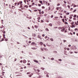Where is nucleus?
Wrapping results in <instances>:
<instances>
[{
    "mask_svg": "<svg viewBox=\"0 0 78 78\" xmlns=\"http://www.w3.org/2000/svg\"><path fill=\"white\" fill-rule=\"evenodd\" d=\"M72 25V26H70V27H71V28H75V25L74 24H73V25Z\"/></svg>",
    "mask_w": 78,
    "mask_h": 78,
    "instance_id": "nucleus-1",
    "label": "nucleus"
},
{
    "mask_svg": "<svg viewBox=\"0 0 78 78\" xmlns=\"http://www.w3.org/2000/svg\"><path fill=\"white\" fill-rule=\"evenodd\" d=\"M64 30H65V28L63 27V29L61 30V31H62V32H64Z\"/></svg>",
    "mask_w": 78,
    "mask_h": 78,
    "instance_id": "nucleus-2",
    "label": "nucleus"
},
{
    "mask_svg": "<svg viewBox=\"0 0 78 78\" xmlns=\"http://www.w3.org/2000/svg\"><path fill=\"white\" fill-rule=\"evenodd\" d=\"M35 44V42H33L31 43V45H34Z\"/></svg>",
    "mask_w": 78,
    "mask_h": 78,
    "instance_id": "nucleus-3",
    "label": "nucleus"
},
{
    "mask_svg": "<svg viewBox=\"0 0 78 78\" xmlns=\"http://www.w3.org/2000/svg\"><path fill=\"white\" fill-rule=\"evenodd\" d=\"M32 36L34 37H36V34H32Z\"/></svg>",
    "mask_w": 78,
    "mask_h": 78,
    "instance_id": "nucleus-4",
    "label": "nucleus"
},
{
    "mask_svg": "<svg viewBox=\"0 0 78 78\" xmlns=\"http://www.w3.org/2000/svg\"><path fill=\"white\" fill-rule=\"evenodd\" d=\"M31 48L33 50H36V49H37V48Z\"/></svg>",
    "mask_w": 78,
    "mask_h": 78,
    "instance_id": "nucleus-5",
    "label": "nucleus"
},
{
    "mask_svg": "<svg viewBox=\"0 0 78 78\" xmlns=\"http://www.w3.org/2000/svg\"><path fill=\"white\" fill-rule=\"evenodd\" d=\"M34 62H36V63H38V61L36 60H34Z\"/></svg>",
    "mask_w": 78,
    "mask_h": 78,
    "instance_id": "nucleus-6",
    "label": "nucleus"
},
{
    "mask_svg": "<svg viewBox=\"0 0 78 78\" xmlns=\"http://www.w3.org/2000/svg\"><path fill=\"white\" fill-rule=\"evenodd\" d=\"M58 30H61V29H63V27H58Z\"/></svg>",
    "mask_w": 78,
    "mask_h": 78,
    "instance_id": "nucleus-7",
    "label": "nucleus"
},
{
    "mask_svg": "<svg viewBox=\"0 0 78 78\" xmlns=\"http://www.w3.org/2000/svg\"><path fill=\"white\" fill-rule=\"evenodd\" d=\"M23 63H25L26 62H27V61H26L25 60H23Z\"/></svg>",
    "mask_w": 78,
    "mask_h": 78,
    "instance_id": "nucleus-8",
    "label": "nucleus"
},
{
    "mask_svg": "<svg viewBox=\"0 0 78 78\" xmlns=\"http://www.w3.org/2000/svg\"><path fill=\"white\" fill-rule=\"evenodd\" d=\"M39 2L41 4H42V5H43V4H42V1H39Z\"/></svg>",
    "mask_w": 78,
    "mask_h": 78,
    "instance_id": "nucleus-9",
    "label": "nucleus"
},
{
    "mask_svg": "<svg viewBox=\"0 0 78 78\" xmlns=\"http://www.w3.org/2000/svg\"><path fill=\"white\" fill-rule=\"evenodd\" d=\"M38 37L39 39H40L41 40H42V38H41V36L38 35Z\"/></svg>",
    "mask_w": 78,
    "mask_h": 78,
    "instance_id": "nucleus-10",
    "label": "nucleus"
},
{
    "mask_svg": "<svg viewBox=\"0 0 78 78\" xmlns=\"http://www.w3.org/2000/svg\"><path fill=\"white\" fill-rule=\"evenodd\" d=\"M50 40H51V41H53V39L52 38H50Z\"/></svg>",
    "mask_w": 78,
    "mask_h": 78,
    "instance_id": "nucleus-11",
    "label": "nucleus"
},
{
    "mask_svg": "<svg viewBox=\"0 0 78 78\" xmlns=\"http://www.w3.org/2000/svg\"><path fill=\"white\" fill-rule=\"evenodd\" d=\"M40 44L41 45H42L43 44V43L42 42H41L40 43Z\"/></svg>",
    "mask_w": 78,
    "mask_h": 78,
    "instance_id": "nucleus-12",
    "label": "nucleus"
},
{
    "mask_svg": "<svg viewBox=\"0 0 78 78\" xmlns=\"http://www.w3.org/2000/svg\"><path fill=\"white\" fill-rule=\"evenodd\" d=\"M44 50H45V51H48V49H47V48H44Z\"/></svg>",
    "mask_w": 78,
    "mask_h": 78,
    "instance_id": "nucleus-13",
    "label": "nucleus"
},
{
    "mask_svg": "<svg viewBox=\"0 0 78 78\" xmlns=\"http://www.w3.org/2000/svg\"><path fill=\"white\" fill-rule=\"evenodd\" d=\"M46 31H49V30H48V29L47 28H46Z\"/></svg>",
    "mask_w": 78,
    "mask_h": 78,
    "instance_id": "nucleus-14",
    "label": "nucleus"
},
{
    "mask_svg": "<svg viewBox=\"0 0 78 78\" xmlns=\"http://www.w3.org/2000/svg\"><path fill=\"white\" fill-rule=\"evenodd\" d=\"M37 20H40L41 19V18L40 17H38L37 18Z\"/></svg>",
    "mask_w": 78,
    "mask_h": 78,
    "instance_id": "nucleus-15",
    "label": "nucleus"
},
{
    "mask_svg": "<svg viewBox=\"0 0 78 78\" xmlns=\"http://www.w3.org/2000/svg\"><path fill=\"white\" fill-rule=\"evenodd\" d=\"M51 60H52V61H53V60H54V59L53 58H52L51 59Z\"/></svg>",
    "mask_w": 78,
    "mask_h": 78,
    "instance_id": "nucleus-16",
    "label": "nucleus"
},
{
    "mask_svg": "<svg viewBox=\"0 0 78 78\" xmlns=\"http://www.w3.org/2000/svg\"><path fill=\"white\" fill-rule=\"evenodd\" d=\"M63 2L65 4H66L67 3V2H66V1H64Z\"/></svg>",
    "mask_w": 78,
    "mask_h": 78,
    "instance_id": "nucleus-17",
    "label": "nucleus"
},
{
    "mask_svg": "<svg viewBox=\"0 0 78 78\" xmlns=\"http://www.w3.org/2000/svg\"><path fill=\"white\" fill-rule=\"evenodd\" d=\"M53 53H57V51H53Z\"/></svg>",
    "mask_w": 78,
    "mask_h": 78,
    "instance_id": "nucleus-18",
    "label": "nucleus"
},
{
    "mask_svg": "<svg viewBox=\"0 0 78 78\" xmlns=\"http://www.w3.org/2000/svg\"><path fill=\"white\" fill-rule=\"evenodd\" d=\"M4 27H3V25H2L1 27L0 28H3Z\"/></svg>",
    "mask_w": 78,
    "mask_h": 78,
    "instance_id": "nucleus-19",
    "label": "nucleus"
},
{
    "mask_svg": "<svg viewBox=\"0 0 78 78\" xmlns=\"http://www.w3.org/2000/svg\"><path fill=\"white\" fill-rule=\"evenodd\" d=\"M49 25L50 26V27H52V24H51V23L49 24Z\"/></svg>",
    "mask_w": 78,
    "mask_h": 78,
    "instance_id": "nucleus-20",
    "label": "nucleus"
},
{
    "mask_svg": "<svg viewBox=\"0 0 78 78\" xmlns=\"http://www.w3.org/2000/svg\"><path fill=\"white\" fill-rule=\"evenodd\" d=\"M30 73H31V72H28V73H27V75H28L29 74H30Z\"/></svg>",
    "mask_w": 78,
    "mask_h": 78,
    "instance_id": "nucleus-21",
    "label": "nucleus"
},
{
    "mask_svg": "<svg viewBox=\"0 0 78 78\" xmlns=\"http://www.w3.org/2000/svg\"><path fill=\"white\" fill-rule=\"evenodd\" d=\"M75 25H78V23H77L76 22H75Z\"/></svg>",
    "mask_w": 78,
    "mask_h": 78,
    "instance_id": "nucleus-22",
    "label": "nucleus"
},
{
    "mask_svg": "<svg viewBox=\"0 0 78 78\" xmlns=\"http://www.w3.org/2000/svg\"><path fill=\"white\" fill-rule=\"evenodd\" d=\"M41 69H42V70H44V69H45V68H43V67H41Z\"/></svg>",
    "mask_w": 78,
    "mask_h": 78,
    "instance_id": "nucleus-23",
    "label": "nucleus"
},
{
    "mask_svg": "<svg viewBox=\"0 0 78 78\" xmlns=\"http://www.w3.org/2000/svg\"><path fill=\"white\" fill-rule=\"evenodd\" d=\"M24 7H26V8H28V5H26V6H24Z\"/></svg>",
    "mask_w": 78,
    "mask_h": 78,
    "instance_id": "nucleus-24",
    "label": "nucleus"
},
{
    "mask_svg": "<svg viewBox=\"0 0 78 78\" xmlns=\"http://www.w3.org/2000/svg\"><path fill=\"white\" fill-rule=\"evenodd\" d=\"M76 17V15H75L74 16H73V17Z\"/></svg>",
    "mask_w": 78,
    "mask_h": 78,
    "instance_id": "nucleus-25",
    "label": "nucleus"
},
{
    "mask_svg": "<svg viewBox=\"0 0 78 78\" xmlns=\"http://www.w3.org/2000/svg\"><path fill=\"white\" fill-rule=\"evenodd\" d=\"M71 24L72 25H73V24H74V22H72L71 23Z\"/></svg>",
    "mask_w": 78,
    "mask_h": 78,
    "instance_id": "nucleus-26",
    "label": "nucleus"
},
{
    "mask_svg": "<svg viewBox=\"0 0 78 78\" xmlns=\"http://www.w3.org/2000/svg\"><path fill=\"white\" fill-rule=\"evenodd\" d=\"M41 22H41L42 23H43V22H44V21L43 20H41V22Z\"/></svg>",
    "mask_w": 78,
    "mask_h": 78,
    "instance_id": "nucleus-27",
    "label": "nucleus"
},
{
    "mask_svg": "<svg viewBox=\"0 0 78 78\" xmlns=\"http://www.w3.org/2000/svg\"><path fill=\"white\" fill-rule=\"evenodd\" d=\"M58 61H62V59H58Z\"/></svg>",
    "mask_w": 78,
    "mask_h": 78,
    "instance_id": "nucleus-28",
    "label": "nucleus"
},
{
    "mask_svg": "<svg viewBox=\"0 0 78 78\" xmlns=\"http://www.w3.org/2000/svg\"><path fill=\"white\" fill-rule=\"evenodd\" d=\"M37 72H40V70H39V69H37Z\"/></svg>",
    "mask_w": 78,
    "mask_h": 78,
    "instance_id": "nucleus-29",
    "label": "nucleus"
},
{
    "mask_svg": "<svg viewBox=\"0 0 78 78\" xmlns=\"http://www.w3.org/2000/svg\"><path fill=\"white\" fill-rule=\"evenodd\" d=\"M41 50L42 51H44V49H43V48H41Z\"/></svg>",
    "mask_w": 78,
    "mask_h": 78,
    "instance_id": "nucleus-30",
    "label": "nucleus"
},
{
    "mask_svg": "<svg viewBox=\"0 0 78 78\" xmlns=\"http://www.w3.org/2000/svg\"><path fill=\"white\" fill-rule=\"evenodd\" d=\"M76 11V9L75 10H74V11L73 12H75Z\"/></svg>",
    "mask_w": 78,
    "mask_h": 78,
    "instance_id": "nucleus-31",
    "label": "nucleus"
},
{
    "mask_svg": "<svg viewBox=\"0 0 78 78\" xmlns=\"http://www.w3.org/2000/svg\"><path fill=\"white\" fill-rule=\"evenodd\" d=\"M42 9H44L45 8V7L43 6L42 7Z\"/></svg>",
    "mask_w": 78,
    "mask_h": 78,
    "instance_id": "nucleus-32",
    "label": "nucleus"
},
{
    "mask_svg": "<svg viewBox=\"0 0 78 78\" xmlns=\"http://www.w3.org/2000/svg\"><path fill=\"white\" fill-rule=\"evenodd\" d=\"M66 15H69V12H67L66 14Z\"/></svg>",
    "mask_w": 78,
    "mask_h": 78,
    "instance_id": "nucleus-33",
    "label": "nucleus"
},
{
    "mask_svg": "<svg viewBox=\"0 0 78 78\" xmlns=\"http://www.w3.org/2000/svg\"><path fill=\"white\" fill-rule=\"evenodd\" d=\"M59 5H60V4L58 3L57 4V6H59Z\"/></svg>",
    "mask_w": 78,
    "mask_h": 78,
    "instance_id": "nucleus-34",
    "label": "nucleus"
},
{
    "mask_svg": "<svg viewBox=\"0 0 78 78\" xmlns=\"http://www.w3.org/2000/svg\"><path fill=\"white\" fill-rule=\"evenodd\" d=\"M76 6H76V5H74L73 7H74V8L75 7H76Z\"/></svg>",
    "mask_w": 78,
    "mask_h": 78,
    "instance_id": "nucleus-35",
    "label": "nucleus"
},
{
    "mask_svg": "<svg viewBox=\"0 0 78 78\" xmlns=\"http://www.w3.org/2000/svg\"><path fill=\"white\" fill-rule=\"evenodd\" d=\"M62 21L63 22H64V19H62Z\"/></svg>",
    "mask_w": 78,
    "mask_h": 78,
    "instance_id": "nucleus-36",
    "label": "nucleus"
},
{
    "mask_svg": "<svg viewBox=\"0 0 78 78\" xmlns=\"http://www.w3.org/2000/svg\"><path fill=\"white\" fill-rule=\"evenodd\" d=\"M35 27L36 28H37V27L36 25H35Z\"/></svg>",
    "mask_w": 78,
    "mask_h": 78,
    "instance_id": "nucleus-37",
    "label": "nucleus"
},
{
    "mask_svg": "<svg viewBox=\"0 0 78 78\" xmlns=\"http://www.w3.org/2000/svg\"><path fill=\"white\" fill-rule=\"evenodd\" d=\"M75 31H76V30H78V29L77 28H75L74 30Z\"/></svg>",
    "mask_w": 78,
    "mask_h": 78,
    "instance_id": "nucleus-38",
    "label": "nucleus"
},
{
    "mask_svg": "<svg viewBox=\"0 0 78 78\" xmlns=\"http://www.w3.org/2000/svg\"><path fill=\"white\" fill-rule=\"evenodd\" d=\"M5 33H6V32H5V31H4L3 32V34H5Z\"/></svg>",
    "mask_w": 78,
    "mask_h": 78,
    "instance_id": "nucleus-39",
    "label": "nucleus"
},
{
    "mask_svg": "<svg viewBox=\"0 0 78 78\" xmlns=\"http://www.w3.org/2000/svg\"><path fill=\"white\" fill-rule=\"evenodd\" d=\"M14 60H15V61H14V62L15 61H16L17 60V59L16 58H15Z\"/></svg>",
    "mask_w": 78,
    "mask_h": 78,
    "instance_id": "nucleus-40",
    "label": "nucleus"
},
{
    "mask_svg": "<svg viewBox=\"0 0 78 78\" xmlns=\"http://www.w3.org/2000/svg\"><path fill=\"white\" fill-rule=\"evenodd\" d=\"M67 7H68V8H70V5H67Z\"/></svg>",
    "mask_w": 78,
    "mask_h": 78,
    "instance_id": "nucleus-41",
    "label": "nucleus"
},
{
    "mask_svg": "<svg viewBox=\"0 0 78 78\" xmlns=\"http://www.w3.org/2000/svg\"><path fill=\"white\" fill-rule=\"evenodd\" d=\"M34 11H35V12H36L37 11V10H36V9L34 10Z\"/></svg>",
    "mask_w": 78,
    "mask_h": 78,
    "instance_id": "nucleus-42",
    "label": "nucleus"
},
{
    "mask_svg": "<svg viewBox=\"0 0 78 78\" xmlns=\"http://www.w3.org/2000/svg\"><path fill=\"white\" fill-rule=\"evenodd\" d=\"M46 76H47V77H49V76H48V75L47 74V75H46Z\"/></svg>",
    "mask_w": 78,
    "mask_h": 78,
    "instance_id": "nucleus-43",
    "label": "nucleus"
},
{
    "mask_svg": "<svg viewBox=\"0 0 78 78\" xmlns=\"http://www.w3.org/2000/svg\"><path fill=\"white\" fill-rule=\"evenodd\" d=\"M51 18H53V15H51Z\"/></svg>",
    "mask_w": 78,
    "mask_h": 78,
    "instance_id": "nucleus-44",
    "label": "nucleus"
},
{
    "mask_svg": "<svg viewBox=\"0 0 78 78\" xmlns=\"http://www.w3.org/2000/svg\"><path fill=\"white\" fill-rule=\"evenodd\" d=\"M74 47L75 48V49H77L76 47V46H74Z\"/></svg>",
    "mask_w": 78,
    "mask_h": 78,
    "instance_id": "nucleus-45",
    "label": "nucleus"
},
{
    "mask_svg": "<svg viewBox=\"0 0 78 78\" xmlns=\"http://www.w3.org/2000/svg\"><path fill=\"white\" fill-rule=\"evenodd\" d=\"M67 50H70V49L69 48H67Z\"/></svg>",
    "mask_w": 78,
    "mask_h": 78,
    "instance_id": "nucleus-46",
    "label": "nucleus"
},
{
    "mask_svg": "<svg viewBox=\"0 0 78 78\" xmlns=\"http://www.w3.org/2000/svg\"><path fill=\"white\" fill-rule=\"evenodd\" d=\"M38 6H41V5L40 4H38Z\"/></svg>",
    "mask_w": 78,
    "mask_h": 78,
    "instance_id": "nucleus-47",
    "label": "nucleus"
},
{
    "mask_svg": "<svg viewBox=\"0 0 78 78\" xmlns=\"http://www.w3.org/2000/svg\"><path fill=\"white\" fill-rule=\"evenodd\" d=\"M39 13L40 14H41L42 13L40 11V12H39Z\"/></svg>",
    "mask_w": 78,
    "mask_h": 78,
    "instance_id": "nucleus-48",
    "label": "nucleus"
},
{
    "mask_svg": "<svg viewBox=\"0 0 78 78\" xmlns=\"http://www.w3.org/2000/svg\"><path fill=\"white\" fill-rule=\"evenodd\" d=\"M42 36L43 37H44V36H45V34H43V35H42Z\"/></svg>",
    "mask_w": 78,
    "mask_h": 78,
    "instance_id": "nucleus-49",
    "label": "nucleus"
},
{
    "mask_svg": "<svg viewBox=\"0 0 78 78\" xmlns=\"http://www.w3.org/2000/svg\"><path fill=\"white\" fill-rule=\"evenodd\" d=\"M67 42V41L66 40H64V43L65 42Z\"/></svg>",
    "mask_w": 78,
    "mask_h": 78,
    "instance_id": "nucleus-50",
    "label": "nucleus"
},
{
    "mask_svg": "<svg viewBox=\"0 0 78 78\" xmlns=\"http://www.w3.org/2000/svg\"><path fill=\"white\" fill-rule=\"evenodd\" d=\"M32 76V75H29V77H31V76Z\"/></svg>",
    "mask_w": 78,
    "mask_h": 78,
    "instance_id": "nucleus-51",
    "label": "nucleus"
},
{
    "mask_svg": "<svg viewBox=\"0 0 78 78\" xmlns=\"http://www.w3.org/2000/svg\"><path fill=\"white\" fill-rule=\"evenodd\" d=\"M28 42L29 44H31V41H29Z\"/></svg>",
    "mask_w": 78,
    "mask_h": 78,
    "instance_id": "nucleus-52",
    "label": "nucleus"
},
{
    "mask_svg": "<svg viewBox=\"0 0 78 78\" xmlns=\"http://www.w3.org/2000/svg\"><path fill=\"white\" fill-rule=\"evenodd\" d=\"M69 19H72V16H70L69 17Z\"/></svg>",
    "mask_w": 78,
    "mask_h": 78,
    "instance_id": "nucleus-53",
    "label": "nucleus"
},
{
    "mask_svg": "<svg viewBox=\"0 0 78 78\" xmlns=\"http://www.w3.org/2000/svg\"><path fill=\"white\" fill-rule=\"evenodd\" d=\"M43 45L45 47H46V45H45V44H43Z\"/></svg>",
    "mask_w": 78,
    "mask_h": 78,
    "instance_id": "nucleus-54",
    "label": "nucleus"
},
{
    "mask_svg": "<svg viewBox=\"0 0 78 78\" xmlns=\"http://www.w3.org/2000/svg\"><path fill=\"white\" fill-rule=\"evenodd\" d=\"M42 58H43V59H45V58L44 56L42 57Z\"/></svg>",
    "mask_w": 78,
    "mask_h": 78,
    "instance_id": "nucleus-55",
    "label": "nucleus"
},
{
    "mask_svg": "<svg viewBox=\"0 0 78 78\" xmlns=\"http://www.w3.org/2000/svg\"><path fill=\"white\" fill-rule=\"evenodd\" d=\"M23 62V61L22 60H21L20 61V62Z\"/></svg>",
    "mask_w": 78,
    "mask_h": 78,
    "instance_id": "nucleus-56",
    "label": "nucleus"
},
{
    "mask_svg": "<svg viewBox=\"0 0 78 78\" xmlns=\"http://www.w3.org/2000/svg\"><path fill=\"white\" fill-rule=\"evenodd\" d=\"M22 1H20V5H21V4H22Z\"/></svg>",
    "mask_w": 78,
    "mask_h": 78,
    "instance_id": "nucleus-57",
    "label": "nucleus"
},
{
    "mask_svg": "<svg viewBox=\"0 0 78 78\" xmlns=\"http://www.w3.org/2000/svg\"><path fill=\"white\" fill-rule=\"evenodd\" d=\"M27 65H28V66H30V63H27Z\"/></svg>",
    "mask_w": 78,
    "mask_h": 78,
    "instance_id": "nucleus-58",
    "label": "nucleus"
},
{
    "mask_svg": "<svg viewBox=\"0 0 78 78\" xmlns=\"http://www.w3.org/2000/svg\"><path fill=\"white\" fill-rule=\"evenodd\" d=\"M65 24H67V22H65Z\"/></svg>",
    "mask_w": 78,
    "mask_h": 78,
    "instance_id": "nucleus-59",
    "label": "nucleus"
},
{
    "mask_svg": "<svg viewBox=\"0 0 78 78\" xmlns=\"http://www.w3.org/2000/svg\"><path fill=\"white\" fill-rule=\"evenodd\" d=\"M5 41V40L3 39V38H2L1 41Z\"/></svg>",
    "mask_w": 78,
    "mask_h": 78,
    "instance_id": "nucleus-60",
    "label": "nucleus"
},
{
    "mask_svg": "<svg viewBox=\"0 0 78 78\" xmlns=\"http://www.w3.org/2000/svg\"><path fill=\"white\" fill-rule=\"evenodd\" d=\"M41 13H42V14H44V11H42Z\"/></svg>",
    "mask_w": 78,
    "mask_h": 78,
    "instance_id": "nucleus-61",
    "label": "nucleus"
},
{
    "mask_svg": "<svg viewBox=\"0 0 78 78\" xmlns=\"http://www.w3.org/2000/svg\"><path fill=\"white\" fill-rule=\"evenodd\" d=\"M73 20H76V18H74L73 19Z\"/></svg>",
    "mask_w": 78,
    "mask_h": 78,
    "instance_id": "nucleus-62",
    "label": "nucleus"
},
{
    "mask_svg": "<svg viewBox=\"0 0 78 78\" xmlns=\"http://www.w3.org/2000/svg\"><path fill=\"white\" fill-rule=\"evenodd\" d=\"M3 37H5V34H3Z\"/></svg>",
    "mask_w": 78,
    "mask_h": 78,
    "instance_id": "nucleus-63",
    "label": "nucleus"
},
{
    "mask_svg": "<svg viewBox=\"0 0 78 78\" xmlns=\"http://www.w3.org/2000/svg\"><path fill=\"white\" fill-rule=\"evenodd\" d=\"M48 8H49L48 10H50V7H49Z\"/></svg>",
    "mask_w": 78,
    "mask_h": 78,
    "instance_id": "nucleus-64",
    "label": "nucleus"
}]
</instances>
